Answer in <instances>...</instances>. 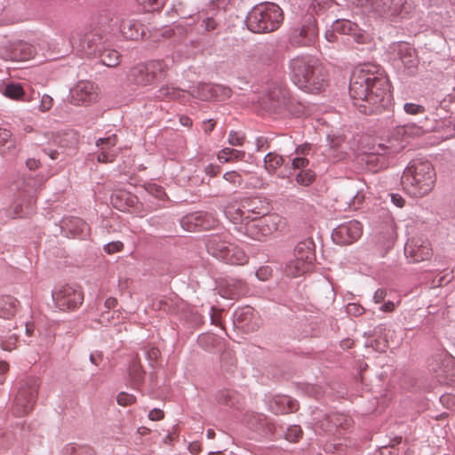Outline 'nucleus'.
Instances as JSON below:
<instances>
[{"label":"nucleus","instance_id":"c85d7f7f","mask_svg":"<svg viewBox=\"0 0 455 455\" xmlns=\"http://www.w3.org/2000/svg\"><path fill=\"white\" fill-rule=\"evenodd\" d=\"M252 319L253 308L249 306L239 307L233 313V322L236 328L252 329L250 326Z\"/></svg>","mask_w":455,"mask_h":455},{"label":"nucleus","instance_id":"5fc2aeb1","mask_svg":"<svg viewBox=\"0 0 455 455\" xmlns=\"http://www.w3.org/2000/svg\"><path fill=\"white\" fill-rule=\"evenodd\" d=\"M272 139L265 136H259L255 140V150L257 152L269 149Z\"/></svg>","mask_w":455,"mask_h":455},{"label":"nucleus","instance_id":"f8f14e48","mask_svg":"<svg viewBox=\"0 0 455 455\" xmlns=\"http://www.w3.org/2000/svg\"><path fill=\"white\" fill-rule=\"evenodd\" d=\"M224 213L234 224L235 229H236L238 233L259 240L258 236H254L253 235V228L259 227V224L251 222L250 215L247 214L243 205L241 207L230 205L226 208Z\"/></svg>","mask_w":455,"mask_h":455},{"label":"nucleus","instance_id":"338daca9","mask_svg":"<svg viewBox=\"0 0 455 455\" xmlns=\"http://www.w3.org/2000/svg\"><path fill=\"white\" fill-rule=\"evenodd\" d=\"M270 273H271V270H270L269 267H262L256 271V276L259 280L264 281L268 278V276L270 275Z\"/></svg>","mask_w":455,"mask_h":455},{"label":"nucleus","instance_id":"e433bc0d","mask_svg":"<svg viewBox=\"0 0 455 455\" xmlns=\"http://www.w3.org/2000/svg\"><path fill=\"white\" fill-rule=\"evenodd\" d=\"M246 153L243 150H238L232 148H223L217 155L220 163H228L234 161H244Z\"/></svg>","mask_w":455,"mask_h":455},{"label":"nucleus","instance_id":"20e7f679","mask_svg":"<svg viewBox=\"0 0 455 455\" xmlns=\"http://www.w3.org/2000/svg\"><path fill=\"white\" fill-rule=\"evenodd\" d=\"M436 180L432 164L422 159L411 160L404 169L402 183L414 196H423L434 188Z\"/></svg>","mask_w":455,"mask_h":455},{"label":"nucleus","instance_id":"f3484780","mask_svg":"<svg viewBox=\"0 0 455 455\" xmlns=\"http://www.w3.org/2000/svg\"><path fill=\"white\" fill-rule=\"evenodd\" d=\"M61 233L67 237L85 240L90 236L91 228L81 218L64 217L60 221Z\"/></svg>","mask_w":455,"mask_h":455},{"label":"nucleus","instance_id":"4c0bfd02","mask_svg":"<svg viewBox=\"0 0 455 455\" xmlns=\"http://www.w3.org/2000/svg\"><path fill=\"white\" fill-rule=\"evenodd\" d=\"M184 93L185 92L179 87L164 84L156 91V97L159 100H180Z\"/></svg>","mask_w":455,"mask_h":455},{"label":"nucleus","instance_id":"a211bd4d","mask_svg":"<svg viewBox=\"0 0 455 455\" xmlns=\"http://www.w3.org/2000/svg\"><path fill=\"white\" fill-rule=\"evenodd\" d=\"M318 36L315 20L309 18L299 28L294 29L290 36V42L297 46H309L315 43Z\"/></svg>","mask_w":455,"mask_h":455},{"label":"nucleus","instance_id":"dca6fc26","mask_svg":"<svg viewBox=\"0 0 455 455\" xmlns=\"http://www.w3.org/2000/svg\"><path fill=\"white\" fill-rule=\"evenodd\" d=\"M267 99L268 108L274 112L294 113V99L290 96V92L285 87H274L267 92Z\"/></svg>","mask_w":455,"mask_h":455},{"label":"nucleus","instance_id":"680f3d73","mask_svg":"<svg viewBox=\"0 0 455 455\" xmlns=\"http://www.w3.org/2000/svg\"><path fill=\"white\" fill-rule=\"evenodd\" d=\"M347 312L352 315H361L364 312V308L356 303H349L347 306Z\"/></svg>","mask_w":455,"mask_h":455},{"label":"nucleus","instance_id":"58836bf2","mask_svg":"<svg viewBox=\"0 0 455 455\" xmlns=\"http://www.w3.org/2000/svg\"><path fill=\"white\" fill-rule=\"evenodd\" d=\"M62 455H94V451L88 445L71 443L63 447Z\"/></svg>","mask_w":455,"mask_h":455},{"label":"nucleus","instance_id":"c9c22d12","mask_svg":"<svg viewBox=\"0 0 455 455\" xmlns=\"http://www.w3.org/2000/svg\"><path fill=\"white\" fill-rule=\"evenodd\" d=\"M263 163L267 172L274 175L276 170L284 164V158L276 151H270L264 156Z\"/></svg>","mask_w":455,"mask_h":455},{"label":"nucleus","instance_id":"bf43d9fd","mask_svg":"<svg viewBox=\"0 0 455 455\" xmlns=\"http://www.w3.org/2000/svg\"><path fill=\"white\" fill-rule=\"evenodd\" d=\"M300 388L307 395L314 396L315 398H317L320 394L319 387L312 384H301Z\"/></svg>","mask_w":455,"mask_h":455},{"label":"nucleus","instance_id":"a18cd8bd","mask_svg":"<svg viewBox=\"0 0 455 455\" xmlns=\"http://www.w3.org/2000/svg\"><path fill=\"white\" fill-rule=\"evenodd\" d=\"M281 431L283 433L284 438L289 442H298L302 435V430L299 425L288 426L285 430L281 427Z\"/></svg>","mask_w":455,"mask_h":455},{"label":"nucleus","instance_id":"c03bdc74","mask_svg":"<svg viewBox=\"0 0 455 455\" xmlns=\"http://www.w3.org/2000/svg\"><path fill=\"white\" fill-rule=\"evenodd\" d=\"M222 179L228 183H229L231 186V189L234 190L240 188L243 183V179L242 175L236 171L226 172L223 174Z\"/></svg>","mask_w":455,"mask_h":455},{"label":"nucleus","instance_id":"4468645a","mask_svg":"<svg viewBox=\"0 0 455 455\" xmlns=\"http://www.w3.org/2000/svg\"><path fill=\"white\" fill-rule=\"evenodd\" d=\"M218 223L217 219L209 212H195L183 216L180 220V227L188 232L211 229Z\"/></svg>","mask_w":455,"mask_h":455},{"label":"nucleus","instance_id":"1a4fd4ad","mask_svg":"<svg viewBox=\"0 0 455 455\" xmlns=\"http://www.w3.org/2000/svg\"><path fill=\"white\" fill-rule=\"evenodd\" d=\"M39 383L36 378H28L21 384L14 399L13 414L27 415L33 408L38 394Z\"/></svg>","mask_w":455,"mask_h":455},{"label":"nucleus","instance_id":"603ef678","mask_svg":"<svg viewBox=\"0 0 455 455\" xmlns=\"http://www.w3.org/2000/svg\"><path fill=\"white\" fill-rule=\"evenodd\" d=\"M135 395L126 392H120L116 396L117 403L122 406L132 405V403H135Z\"/></svg>","mask_w":455,"mask_h":455},{"label":"nucleus","instance_id":"aec40b11","mask_svg":"<svg viewBox=\"0 0 455 455\" xmlns=\"http://www.w3.org/2000/svg\"><path fill=\"white\" fill-rule=\"evenodd\" d=\"M404 254L410 262L417 263L429 259L432 256V249L427 241L412 239L405 243Z\"/></svg>","mask_w":455,"mask_h":455},{"label":"nucleus","instance_id":"0e129e2a","mask_svg":"<svg viewBox=\"0 0 455 455\" xmlns=\"http://www.w3.org/2000/svg\"><path fill=\"white\" fill-rule=\"evenodd\" d=\"M339 35L338 34V31H334L333 29V23L331 26V29H327L325 31V38L328 42H338L339 40Z\"/></svg>","mask_w":455,"mask_h":455},{"label":"nucleus","instance_id":"9b49d317","mask_svg":"<svg viewBox=\"0 0 455 455\" xmlns=\"http://www.w3.org/2000/svg\"><path fill=\"white\" fill-rule=\"evenodd\" d=\"M363 233L362 224L351 220L338 225L331 232L333 243L339 245H349L356 242Z\"/></svg>","mask_w":455,"mask_h":455},{"label":"nucleus","instance_id":"6e6d98bb","mask_svg":"<svg viewBox=\"0 0 455 455\" xmlns=\"http://www.w3.org/2000/svg\"><path fill=\"white\" fill-rule=\"evenodd\" d=\"M116 152H111V151H104V150H99L98 149V155H97V160L100 163H112L114 162Z\"/></svg>","mask_w":455,"mask_h":455},{"label":"nucleus","instance_id":"e2e57ef3","mask_svg":"<svg viewBox=\"0 0 455 455\" xmlns=\"http://www.w3.org/2000/svg\"><path fill=\"white\" fill-rule=\"evenodd\" d=\"M221 172V168L219 165L210 164L204 168V172L210 178L216 177Z\"/></svg>","mask_w":455,"mask_h":455},{"label":"nucleus","instance_id":"b1692460","mask_svg":"<svg viewBox=\"0 0 455 455\" xmlns=\"http://www.w3.org/2000/svg\"><path fill=\"white\" fill-rule=\"evenodd\" d=\"M403 109L407 115L424 116V121H419V124L414 126V128L417 130L416 134H420L432 129V127L424 124L427 120V108L425 106L415 102H405L403 106Z\"/></svg>","mask_w":455,"mask_h":455},{"label":"nucleus","instance_id":"f704fd0d","mask_svg":"<svg viewBox=\"0 0 455 455\" xmlns=\"http://www.w3.org/2000/svg\"><path fill=\"white\" fill-rule=\"evenodd\" d=\"M0 92L11 100H24L25 92L20 83L9 82L0 84Z\"/></svg>","mask_w":455,"mask_h":455},{"label":"nucleus","instance_id":"4be33fe9","mask_svg":"<svg viewBox=\"0 0 455 455\" xmlns=\"http://www.w3.org/2000/svg\"><path fill=\"white\" fill-rule=\"evenodd\" d=\"M198 92L203 100H224L231 96V89L221 84H201Z\"/></svg>","mask_w":455,"mask_h":455},{"label":"nucleus","instance_id":"a878e982","mask_svg":"<svg viewBox=\"0 0 455 455\" xmlns=\"http://www.w3.org/2000/svg\"><path fill=\"white\" fill-rule=\"evenodd\" d=\"M243 207L246 210L247 214L250 215V220H253L265 217L268 212L269 207L267 204H263L258 198H251L243 202Z\"/></svg>","mask_w":455,"mask_h":455},{"label":"nucleus","instance_id":"39448f33","mask_svg":"<svg viewBox=\"0 0 455 455\" xmlns=\"http://www.w3.org/2000/svg\"><path fill=\"white\" fill-rule=\"evenodd\" d=\"M283 21L282 8L272 2L254 5L247 13L245 24L252 33L267 34L277 30Z\"/></svg>","mask_w":455,"mask_h":455},{"label":"nucleus","instance_id":"6ab92c4d","mask_svg":"<svg viewBox=\"0 0 455 455\" xmlns=\"http://www.w3.org/2000/svg\"><path fill=\"white\" fill-rule=\"evenodd\" d=\"M70 102L75 105L90 104L96 100L97 92L91 81H79L70 89Z\"/></svg>","mask_w":455,"mask_h":455},{"label":"nucleus","instance_id":"2eb2a0df","mask_svg":"<svg viewBox=\"0 0 455 455\" xmlns=\"http://www.w3.org/2000/svg\"><path fill=\"white\" fill-rule=\"evenodd\" d=\"M34 52V47L27 42H9L0 46V58L4 60L25 61L33 57Z\"/></svg>","mask_w":455,"mask_h":455},{"label":"nucleus","instance_id":"72a5a7b5","mask_svg":"<svg viewBox=\"0 0 455 455\" xmlns=\"http://www.w3.org/2000/svg\"><path fill=\"white\" fill-rule=\"evenodd\" d=\"M19 301L11 295L0 297V317L9 319L15 315L19 307Z\"/></svg>","mask_w":455,"mask_h":455},{"label":"nucleus","instance_id":"473e14b6","mask_svg":"<svg viewBox=\"0 0 455 455\" xmlns=\"http://www.w3.org/2000/svg\"><path fill=\"white\" fill-rule=\"evenodd\" d=\"M241 395L234 389H222L216 394V401L220 405L235 407L241 403Z\"/></svg>","mask_w":455,"mask_h":455},{"label":"nucleus","instance_id":"0eeeda50","mask_svg":"<svg viewBox=\"0 0 455 455\" xmlns=\"http://www.w3.org/2000/svg\"><path fill=\"white\" fill-rule=\"evenodd\" d=\"M172 64L173 59L171 57L140 63L130 69L128 78L132 83L140 86L150 85L164 80Z\"/></svg>","mask_w":455,"mask_h":455},{"label":"nucleus","instance_id":"37998d69","mask_svg":"<svg viewBox=\"0 0 455 455\" xmlns=\"http://www.w3.org/2000/svg\"><path fill=\"white\" fill-rule=\"evenodd\" d=\"M276 45L274 43L259 44L257 46V52L263 61L270 60L275 55Z\"/></svg>","mask_w":455,"mask_h":455},{"label":"nucleus","instance_id":"5701e85b","mask_svg":"<svg viewBox=\"0 0 455 455\" xmlns=\"http://www.w3.org/2000/svg\"><path fill=\"white\" fill-rule=\"evenodd\" d=\"M110 199L113 206L121 212L128 211L138 203V197L135 195L124 189L115 191Z\"/></svg>","mask_w":455,"mask_h":455},{"label":"nucleus","instance_id":"393cba45","mask_svg":"<svg viewBox=\"0 0 455 455\" xmlns=\"http://www.w3.org/2000/svg\"><path fill=\"white\" fill-rule=\"evenodd\" d=\"M293 256L299 260L313 264L315 259L314 241L310 238L299 241L294 248Z\"/></svg>","mask_w":455,"mask_h":455},{"label":"nucleus","instance_id":"7c9ffc66","mask_svg":"<svg viewBox=\"0 0 455 455\" xmlns=\"http://www.w3.org/2000/svg\"><path fill=\"white\" fill-rule=\"evenodd\" d=\"M312 267L313 264L299 260L294 257L285 264L283 271L289 277H298L310 271Z\"/></svg>","mask_w":455,"mask_h":455},{"label":"nucleus","instance_id":"bb28decb","mask_svg":"<svg viewBox=\"0 0 455 455\" xmlns=\"http://www.w3.org/2000/svg\"><path fill=\"white\" fill-rule=\"evenodd\" d=\"M333 29L334 31H338L339 36H349L357 43L362 41L361 38L363 36L358 25L348 20H337L333 21Z\"/></svg>","mask_w":455,"mask_h":455},{"label":"nucleus","instance_id":"ddd939ff","mask_svg":"<svg viewBox=\"0 0 455 455\" xmlns=\"http://www.w3.org/2000/svg\"><path fill=\"white\" fill-rule=\"evenodd\" d=\"M389 49L393 60L400 62L408 74L415 73L419 60L413 47L404 42H395L389 46Z\"/></svg>","mask_w":455,"mask_h":455},{"label":"nucleus","instance_id":"412c9836","mask_svg":"<svg viewBox=\"0 0 455 455\" xmlns=\"http://www.w3.org/2000/svg\"><path fill=\"white\" fill-rule=\"evenodd\" d=\"M268 407L275 414H287L296 411L299 408V403L291 396L276 395L269 400Z\"/></svg>","mask_w":455,"mask_h":455},{"label":"nucleus","instance_id":"3c124183","mask_svg":"<svg viewBox=\"0 0 455 455\" xmlns=\"http://www.w3.org/2000/svg\"><path fill=\"white\" fill-rule=\"evenodd\" d=\"M308 164L309 161L306 156L296 155V156L291 159L292 170H307Z\"/></svg>","mask_w":455,"mask_h":455},{"label":"nucleus","instance_id":"7ed1b4c3","mask_svg":"<svg viewBox=\"0 0 455 455\" xmlns=\"http://www.w3.org/2000/svg\"><path fill=\"white\" fill-rule=\"evenodd\" d=\"M292 83L301 91L317 93L327 85V74L315 58L309 55L297 56L289 62Z\"/></svg>","mask_w":455,"mask_h":455},{"label":"nucleus","instance_id":"c756f323","mask_svg":"<svg viewBox=\"0 0 455 455\" xmlns=\"http://www.w3.org/2000/svg\"><path fill=\"white\" fill-rule=\"evenodd\" d=\"M280 143L281 147L279 150L283 152V154H291V151L293 150V152L296 155L306 156L309 154V151L311 150V147L309 144H303L299 146H295L293 140H291V137L283 135L280 137Z\"/></svg>","mask_w":455,"mask_h":455},{"label":"nucleus","instance_id":"774afa93","mask_svg":"<svg viewBox=\"0 0 455 455\" xmlns=\"http://www.w3.org/2000/svg\"><path fill=\"white\" fill-rule=\"evenodd\" d=\"M148 418L150 420H160L164 418V411L160 409L155 408L149 411Z\"/></svg>","mask_w":455,"mask_h":455},{"label":"nucleus","instance_id":"79ce46f5","mask_svg":"<svg viewBox=\"0 0 455 455\" xmlns=\"http://www.w3.org/2000/svg\"><path fill=\"white\" fill-rule=\"evenodd\" d=\"M443 372L445 381L448 384L455 385V357L449 355L443 362Z\"/></svg>","mask_w":455,"mask_h":455},{"label":"nucleus","instance_id":"052dcab7","mask_svg":"<svg viewBox=\"0 0 455 455\" xmlns=\"http://www.w3.org/2000/svg\"><path fill=\"white\" fill-rule=\"evenodd\" d=\"M52 98L47 94L42 96L39 109L43 112L48 111L52 107Z\"/></svg>","mask_w":455,"mask_h":455},{"label":"nucleus","instance_id":"13d9d810","mask_svg":"<svg viewBox=\"0 0 455 455\" xmlns=\"http://www.w3.org/2000/svg\"><path fill=\"white\" fill-rule=\"evenodd\" d=\"M124 243L120 241H112L106 243L103 247L104 251L108 254H112L122 251Z\"/></svg>","mask_w":455,"mask_h":455},{"label":"nucleus","instance_id":"423d86ee","mask_svg":"<svg viewBox=\"0 0 455 455\" xmlns=\"http://www.w3.org/2000/svg\"><path fill=\"white\" fill-rule=\"evenodd\" d=\"M358 4L372 17L392 22L401 21L411 11L407 0H358Z\"/></svg>","mask_w":455,"mask_h":455},{"label":"nucleus","instance_id":"a19ab883","mask_svg":"<svg viewBox=\"0 0 455 455\" xmlns=\"http://www.w3.org/2000/svg\"><path fill=\"white\" fill-rule=\"evenodd\" d=\"M117 143V136L116 133H111L104 138H100L96 141V146L99 150L116 152L119 153L118 148H116Z\"/></svg>","mask_w":455,"mask_h":455},{"label":"nucleus","instance_id":"cd10ccee","mask_svg":"<svg viewBox=\"0 0 455 455\" xmlns=\"http://www.w3.org/2000/svg\"><path fill=\"white\" fill-rule=\"evenodd\" d=\"M246 292V284L240 279L227 280L225 287L221 288V296L231 299L243 296Z\"/></svg>","mask_w":455,"mask_h":455},{"label":"nucleus","instance_id":"8fccbe9b","mask_svg":"<svg viewBox=\"0 0 455 455\" xmlns=\"http://www.w3.org/2000/svg\"><path fill=\"white\" fill-rule=\"evenodd\" d=\"M145 12H155L162 7L161 0H137Z\"/></svg>","mask_w":455,"mask_h":455},{"label":"nucleus","instance_id":"ea45409f","mask_svg":"<svg viewBox=\"0 0 455 455\" xmlns=\"http://www.w3.org/2000/svg\"><path fill=\"white\" fill-rule=\"evenodd\" d=\"M36 204V198L34 195H28V198L25 204L22 203H17L14 207V216L16 218L27 217L34 212V206Z\"/></svg>","mask_w":455,"mask_h":455},{"label":"nucleus","instance_id":"f03ea898","mask_svg":"<svg viewBox=\"0 0 455 455\" xmlns=\"http://www.w3.org/2000/svg\"><path fill=\"white\" fill-rule=\"evenodd\" d=\"M69 43L81 55L97 58L106 67L114 68L120 63L119 52L107 47L102 34L96 29L76 28L71 33Z\"/></svg>","mask_w":455,"mask_h":455},{"label":"nucleus","instance_id":"9d476101","mask_svg":"<svg viewBox=\"0 0 455 455\" xmlns=\"http://www.w3.org/2000/svg\"><path fill=\"white\" fill-rule=\"evenodd\" d=\"M52 298L56 307L61 311H72L84 301V295L79 287L62 285L52 291Z\"/></svg>","mask_w":455,"mask_h":455},{"label":"nucleus","instance_id":"49530a36","mask_svg":"<svg viewBox=\"0 0 455 455\" xmlns=\"http://www.w3.org/2000/svg\"><path fill=\"white\" fill-rule=\"evenodd\" d=\"M315 178V172L310 169H307L299 171L296 175L295 180L298 184L307 187L314 182Z\"/></svg>","mask_w":455,"mask_h":455},{"label":"nucleus","instance_id":"6e6552de","mask_svg":"<svg viewBox=\"0 0 455 455\" xmlns=\"http://www.w3.org/2000/svg\"><path fill=\"white\" fill-rule=\"evenodd\" d=\"M209 254L230 265H243L247 262L245 252L237 245L227 242L218 234H212L205 240Z\"/></svg>","mask_w":455,"mask_h":455},{"label":"nucleus","instance_id":"4d7b16f0","mask_svg":"<svg viewBox=\"0 0 455 455\" xmlns=\"http://www.w3.org/2000/svg\"><path fill=\"white\" fill-rule=\"evenodd\" d=\"M44 181V176H40L36 178L28 177L25 182L26 186L29 187L33 193H36Z\"/></svg>","mask_w":455,"mask_h":455},{"label":"nucleus","instance_id":"f257e3e1","mask_svg":"<svg viewBox=\"0 0 455 455\" xmlns=\"http://www.w3.org/2000/svg\"><path fill=\"white\" fill-rule=\"evenodd\" d=\"M349 95L353 105L364 115H378L388 109L392 95L383 68L374 63L358 65L351 74Z\"/></svg>","mask_w":455,"mask_h":455},{"label":"nucleus","instance_id":"69168bd1","mask_svg":"<svg viewBox=\"0 0 455 455\" xmlns=\"http://www.w3.org/2000/svg\"><path fill=\"white\" fill-rule=\"evenodd\" d=\"M390 197L392 204L396 207L402 208L404 205L405 201L401 195L397 193H392L390 194Z\"/></svg>","mask_w":455,"mask_h":455},{"label":"nucleus","instance_id":"2f4dec72","mask_svg":"<svg viewBox=\"0 0 455 455\" xmlns=\"http://www.w3.org/2000/svg\"><path fill=\"white\" fill-rule=\"evenodd\" d=\"M128 376L132 388L138 389L143 384L145 371L142 369L140 363L137 359H132L130 362Z\"/></svg>","mask_w":455,"mask_h":455},{"label":"nucleus","instance_id":"de8ad7c7","mask_svg":"<svg viewBox=\"0 0 455 455\" xmlns=\"http://www.w3.org/2000/svg\"><path fill=\"white\" fill-rule=\"evenodd\" d=\"M365 198V195L363 192V188H356L355 195L350 198L349 201V208L353 210H357L362 205L363 200Z\"/></svg>","mask_w":455,"mask_h":455},{"label":"nucleus","instance_id":"864d4df0","mask_svg":"<svg viewBox=\"0 0 455 455\" xmlns=\"http://www.w3.org/2000/svg\"><path fill=\"white\" fill-rule=\"evenodd\" d=\"M148 191L150 193V195L163 202L167 197L164 189L156 184L148 185Z\"/></svg>","mask_w":455,"mask_h":455},{"label":"nucleus","instance_id":"09e8293b","mask_svg":"<svg viewBox=\"0 0 455 455\" xmlns=\"http://www.w3.org/2000/svg\"><path fill=\"white\" fill-rule=\"evenodd\" d=\"M245 140V137L243 134L235 132L230 131L228 135V142L232 147H241L243 145Z\"/></svg>","mask_w":455,"mask_h":455}]
</instances>
